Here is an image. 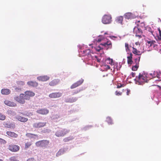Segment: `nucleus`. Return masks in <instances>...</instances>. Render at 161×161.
<instances>
[{
	"mask_svg": "<svg viewBox=\"0 0 161 161\" xmlns=\"http://www.w3.org/2000/svg\"><path fill=\"white\" fill-rule=\"evenodd\" d=\"M32 143L31 142H29L25 143V148L27 149L29 148L32 145Z\"/></svg>",
	"mask_w": 161,
	"mask_h": 161,
	"instance_id": "2f4dec72",
	"label": "nucleus"
},
{
	"mask_svg": "<svg viewBox=\"0 0 161 161\" xmlns=\"http://www.w3.org/2000/svg\"><path fill=\"white\" fill-rule=\"evenodd\" d=\"M9 161H19L17 160L15 157H13L10 158Z\"/></svg>",
	"mask_w": 161,
	"mask_h": 161,
	"instance_id": "c03bdc74",
	"label": "nucleus"
},
{
	"mask_svg": "<svg viewBox=\"0 0 161 161\" xmlns=\"http://www.w3.org/2000/svg\"><path fill=\"white\" fill-rule=\"evenodd\" d=\"M105 61H106V63L107 64H111V65H112V64H113V59L110 58H108Z\"/></svg>",
	"mask_w": 161,
	"mask_h": 161,
	"instance_id": "c756f323",
	"label": "nucleus"
},
{
	"mask_svg": "<svg viewBox=\"0 0 161 161\" xmlns=\"http://www.w3.org/2000/svg\"><path fill=\"white\" fill-rule=\"evenodd\" d=\"M6 118V116L1 113H0V120H4Z\"/></svg>",
	"mask_w": 161,
	"mask_h": 161,
	"instance_id": "4c0bfd02",
	"label": "nucleus"
},
{
	"mask_svg": "<svg viewBox=\"0 0 161 161\" xmlns=\"http://www.w3.org/2000/svg\"><path fill=\"white\" fill-rule=\"evenodd\" d=\"M73 139L74 137L73 136H70L64 138L63 141L64 142H67L72 140Z\"/></svg>",
	"mask_w": 161,
	"mask_h": 161,
	"instance_id": "7c9ffc66",
	"label": "nucleus"
},
{
	"mask_svg": "<svg viewBox=\"0 0 161 161\" xmlns=\"http://www.w3.org/2000/svg\"><path fill=\"white\" fill-rule=\"evenodd\" d=\"M140 20H136V23L137 24H140L139 23L140 22Z\"/></svg>",
	"mask_w": 161,
	"mask_h": 161,
	"instance_id": "4d7b16f0",
	"label": "nucleus"
},
{
	"mask_svg": "<svg viewBox=\"0 0 161 161\" xmlns=\"http://www.w3.org/2000/svg\"><path fill=\"white\" fill-rule=\"evenodd\" d=\"M122 93L121 92H120L118 91H116L115 92V94L117 96L121 95H122Z\"/></svg>",
	"mask_w": 161,
	"mask_h": 161,
	"instance_id": "49530a36",
	"label": "nucleus"
},
{
	"mask_svg": "<svg viewBox=\"0 0 161 161\" xmlns=\"http://www.w3.org/2000/svg\"><path fill=\"white\" fill-rule=\"evenodd\" d=\"M135 44L136 45H140V44L138 42H136Z\"/></svg>",
	"mask_w": 161,
	"mask_h": 161,
	"instance_id": "13d9d810",
	"label": "nucleus"
},
{
	"mask_svg": "<svg viewBox=\"0 0 161 161\" xmlns=\"http://www.w3.org/2000/svg\"><path fill=\"white\" fill-rule=\"evenodd\" d=\"M140 58V56H138L137 58H136L135 59V63L136 64L139 65V62Z\"/></svg>",
	"mask_w": 161,
	"mask_h": 161,
	"instance_id": "c9c22d12",
	"label": "nucleus"
},
{
	"mask_svg": "<svg viewBox=\"0 0 161 161\" xmlns=\"http://www.w3.org/2000/svg\"><path fill=\"white\" fill-rule=\"evenodd\" d=\"M125 50L127 52H130V47L129 46V45L127 43H125Z\"/></svg>",
	"mask_w": 161,
	"mask_h": 161,
	"instance_id": "473e14b6",
	"label": "nucleus"
},
{
	"mask_svg": "<svg viewBox=\"0 0 161 161\" xmlns=\"http://www.w3.org/2000/svg\"><path fill=\"white\" fill-rule=\"evenodd\" d=\"M25 96L29 98V100L30 99V97H33L35 94L34 92L30 91H26L25 92Z\"/></svg>",
	"mask_w": 161,
	"mask_h": 161,
	"instance_id": "2eb2a0df",
	"label": "nucleus"
},
{
	"mask_svg": "<svg viewBox=\"0 0 161 161\" xmlns=\"http://www.w3.org/2000/svg\"><path fill=\"white\" fill-rule=\"evenodd\" d=\"M127 63L128 64H131L133 63L132 60V54L130 53V56L127 57Z\"/></svg>",
	"mask_w": 161,
	"mask_h": 161,
	"instance_id": "393cba45",
	"label": "nucleus"
},
{
	"mask_svg": "<svg viewBox=\"0 0 161 161\" xmlns=\"http://www.w3.org/2000/svg\"><path fill=\"white\" fill-rule=\"evenodd\" d=\"M101 45L104 46L106 48V50L111 49L112 47L111 42L110 41H108L106 42L103 43H101Z\"/></svg>",
	"mask_w": 161,
	"mask_h": 161,
	"instance_id": "f8f14e48",
	"label": "nucleus"
},
{
	"mask_svg": "<svg viewBox=\"0 0 161 161\" xmlns=\"http://www.w3.org/2000/svg\"><path fill=\"white\" fill-rule=\"evenodd\" d=\"M11 91L8 89H3L1 90V93L3 95H8L10 93Z\"/></svg>",
	"mask_w": 161,
	"mask_h": 161,
	"instance_id": "5701e85b",
	"label": "nucleus"
},
{
	"mask_svg": "<svg viewBox=\"0 0 161 161\" xmlns=\"http://www.w3.org/2000/svg\"><path fill=\"white\" fill-rule=\"evenodd\" d=\"M156 42L154 40H150L146 41V45L149 47H151L154 45Z\"/></svg>",
	"mask_w": 161,
	"mask_h": 161,
	"instance_id": "b1692460",
	"label": "nucleus"
},
{
	"mask_svg": "<svg viewBox=\"0 0 161 161\" xmlns=\"http://www.w3.org/2000/svg\"><path fill=\"white\" fill-rule=\"evenodd\" d=\"M131 75L132 77H134L135 76V73L133 72H132L131 73Z\"/></svg>",
	"mask_w": 161,
	"mask_h": 161,
	"instance_id": "603ef678",
	"label": "nucleus"
},
{
	"mask_svg": "<svg viewBox=\"0 0 161 161\" xmlns=\"http://www.w3.org/2000/svg\"><path fill=\"white\" fill-rule=\"evenodd\" d=\"M49 141L47 140H42L38 141L36 143V145L37 147L45 148L48 144Z\"/></svg>",
	"mask_w": 161,
	"mask_h": 161,
	"instance_id": "20e7f679",
	"label": "nucleus"
},
{
	"mask_svg": "<svg viewBox=\"0 0 161 161\" xmlns=\"http://www.w3.org/2000/svg\"><path fill=\"white\" fill-rule=\"evenodd\" d=\"M59 80L58 79H54L49 83V85L51 86H54L57 85L59 82Z\"/></svg>",
	"mask_w": 161,
	"mask_h": 161,
	"instance_id": "412c9836",
	"label": "nucleus"
},
{
	"mask_svg": "<svg viewBox=\"0 0 161 161\" xmlns=\"http://www.w3.org/2000/svg\"><path fill=\"white\" fill-rule=\"evenodd\" d=\"M137 25L142 28L143 29H145V24L144 22H142L140 24H137Z\"/></svg>",
	"mask_w": 161,
	"mask_h": 161,
	"instance_id": "72a5a7b5",
	"label": "nucleus"
},
{
	"mask_svg": "<svg viewBox=\"0 0 161 161\" xmlns=\"http://www.w3.org/2000/svg\"><path fill=\"white\" fill-rule=\"evenodd\" d=\"M157 86L160 89H161V87H160V86H158V85H157Z\"/></svg>",
	"mask_w": 161,
	"mask_h": 161,
	"instance_id": "bf43d9fd",
	"label": "nucleus"
},
{
	"mask_svg": "<svg viewBox=\"0 0 161 161\" xmlns=\"http://www.w3.org/2000/svg\"><path fill=\"white\" fill-rule=\"evenodd\" d=\"M3 125L5 127L8 128L14 129L15 127V125L14 123H8L6 122H4Z\"/></svg>",
	"mask_w": 161,
	"mask_h": 161,
	"instance_id": "4468645a",
	"label": "nucleus"
},
{
	"mask_svg": "<svg viewBox=\"0 0 161 161\" xmlns=\"http://www.w3.org/2000/svg\"><path fill=\"white\" fill-rule=\"evenodd\" d=\"M49 110L46 109H41L38 110L36 111L37 113L42 115H46L49 113Z\"/></svg>",
	"mask_w": 161,
	"mask_h": 161,
	"instance_id": "9b49d317",
	"label": "nucleus"
},
{
	"mask_svg": "<svg viewBox=\"0 0 161 161\" xmlns=\"http://www.w3.org/2000/svg\"><path fill=\"white\" fill-rule=\"evenodd\" d=\"M6 134L9 136L13 138H17L18 136V135L14 132L11 131H7Z\"/></svg>",
	"mask_w": 161,
	"mask_h": 161,
	"instance_id": "f3484780",
	"label": "nucleus"
},
{
	"mask_svg": "<svg viewBox=\"0 0 161 161\" xmlns=\"http://www.w3.org/2000/svg\"><path fill=\"white\" fill-rule=\"evenodd\" d=\"M97 41H98V42H100L101 41V40L98 39V40Z\"/></svg>",
	"mask_w": 161,
	"mask_h": 161,
	"instance_id": "052dcab7",
	"label": "nucleus"
},
{
	"mask_svg": "<svg viewBox=\"0 0 161 161\" xmlns=\"http://www.w3.org/2000/svg\"><path fill=\"white\" fill-rule=\"evenodd\" d=\"M17 83L18 85H24L25 84V83L24 81H18L17 82Z\"/></svg>",
	"mask_w": 161,
	"mask_h": 161,
	"instance_id": "a18cd8bd",
	"label": "nucleus"
},
{
	"mask_svg": "<svg viewBox=\"0 0 161 161\" xmlns=\"http://www.w3.org/2000/svg\"><path fill=\"white\" fill-rule=\"evenodd\" d=\"M132 14L131 13H127L125 14L124 17L125 19H129L132 18Z\"/></svg>",
	"mask_w": 161,
	"mask_h": 161,
	"instance_id": "cd10ccee",
	"label": "nucleus"
},
{
	"mask_svg": "<svg viewBox=\"0 0 161 161\" xmlns=\"http://www.w3.org/2000/svg\"><path fill=\"white\" fill-rule=\"evenodd\" d=\"M0 161H3L2 159H0Z\"/></svg>",
	"mask_w": 161,
	"mask_h": 161,
	"instance_id": "680f3d73",
	"label": "nucleus"
},
{
	"mask_svg": "<svg viewBox=\"0 0 161 161\" xmlns=\"http://www.w3.org/2000/svg\"><path fill=\"white\" fill-rule=\"evenodd\" d=\"M158 30L159 31V36H158V39L159 40H161V31L160 28H158Z\"/></svg>",
	"mask_w": 161,
	"mask_h": 161,
	"instance_id": "a19ab883",
	"label": "nucleus"
},
{
	"mask_svg": "<svg viewBox=\"0 0 161 161\" xmlns=\"http://www.w3.org/2000/svg\"><path fill=\"white\" fill-rule=\"evenodd\" d=\"M84 56H87L89 58H91L92 55L91 54V51L90 49H86L83 51Z\"/></svg>",
	"mask_w": 161,
	"mask_h": 161,
	"instance_id": "6ab92c4d",
	"label": "nucleus"
},
{
	"mask_svg": "<svg viewBox=\"0 0 161 161\" xmlns=\"http://www.w3.org/2000/svg\"><path fill=\"white\" fill-rule=\"evenodd\" d=\"M14 99L17 102L21 104H24L25 103V100H29V98L26 96H25L23 94H21L19 96L15 97Z\"/></svg>",
	"mask_w": 161,
	"mask_h": 161,
	"instance_id": "f03ea898",
	"label": "nucleus"
},
{
	"mask_svg": "<svg viewBox=\"0 0 161 161\" xmlns=\"http://www.w3.org/2000/svg\"><path fill=\"white\" fill-rule=\"evenodd\" d=\"M34 135L35 136H37V135Z\"/></svg>",
	"mask_w": 161,
	"mask_h": 161,
	"instance_id": "e2e57ef3",
	"label": "nucleus"
},
{
	"mask_svg": "<svg viewBox=\"0 0 161 161\" xmlns=\"http://www.w3.org/2000/svg\"><path fill=\"white\" fill-rule=\"evenodd\" d=\"M139 65L138 64H136L135 65L133 66L132 68V70L133 71H136L137 70L138 68Z\"/></svg>",
	"mask_w": 161,
	"mask_h": 161,
	"instance_id": "e433bc0d",
	"label": "nucleus"
},
{
	"mask_svg": "<svg viewBox=\"0 0 161 161\" xmlns=\"http://www.w3.org/2000/svg\"><path fill=\"white\" fill-rule=\"evenodd\" d=\"M79 92H80V90H77L76 91H75V92L73 93V94H77Z\"/></svg>",
	"mask_w": 161,
	"mask_h": 161,
	"instance_id": "5fc2aeb1",
	"label": "nucleus"
},
{
	"mask_svg": "<svg viewBox=\"0 0 161 161\" xmlns=\"http://www.w3.org/2000/svg\"><path fill=\"white\" fill-rule=\"evenodd\" d=\"M123 17L122 16H119L117 17L115 21L118 24L121 25L123 24Z\"/></svg>",
	"mask_w": 161,
	"mask_h": 161,
	"instance_id": "a211bd4d",
	"label": "nucleus"
},
{
	"mask_svg": "<svg viewBox=\"0 0 161 161\" xmlns=\"http://www.w3.org/2000/svg\"><path fill=\"white\" fill-rule=\"evenodd\" d=\"M95 49L97 51L99 52L102 49V48L99 46H96L94 47Z\"/></svg>",
	"mask_w": 161,
	"mask_h": 161,
	"instance_id": "79ce46f5",
	"label": "nucleus"
},
{
	"mask_svg": "<svg viewBox=\"0 0 161 161\" xmlns=\"http://www.w3.org/2000/svg\"><path fill=\"white\" fill-rule=\"evenodd\" d=\"M84 80L81 79L76 82L74 83L70 86L71 89L75 88L81 85L83 82Z\"/></svg>",
	"mask_w": 161,
	"mask_h": 161,
	"instance_id": "9d476101",
	"label": "nucleus"
},
{
	"mask_svg": "<svg viewBox=\"0 0 161 161\" xmlns=\"http://www.w3.org/2000/svg\"><path fill=\"white\" fill-rule=\"evenodd\" d=\"M77 100V98H69L66 99L65 102L66 103H73L75 102Z\"/></svg>",
	"mask_w": 161,
	"mask_h": 161,
	"instance_id": "a878e982",
	"label": "nucleus"
},
{
	"mask_svg": "<svg viewBox=\"0 0 161 161\" xmlns=\"http://www.w3.org/2000/svg\"><path fill=\"white\" fill-rule=\"evenodd\" d=\"M62 93L60 92H53L49 95V97L51 98H56L61 97Z\"/></svg>",
	"mask_w": 161,
	"mask_h": 161,
	"instance_id": "6e6552de",
	"label": "nucleus"
},
{
	"mask_svg": "<svg viewBox=\"0 0 161 161\" xmlns=\"http://www.w3.org/2000/svg\"><path fill=\"white\" fill-rule=\"evenodd\" d=\"M106 121L109 124H113V122L111 118L110 117H108L106 119Z\"/></svg>",
	"mask_w": 161,
	"mask_h": 161,
	"instance_id": "f704fd0d",
	"label": "nucleus"
},
{
	"mask_svg": "<svg viewBox=\"0 0 161 161\" xmlns=\"http://www.w3.org/2000/svg\"><path fill=\"white\" fill-rule=\"evenodd\" d=\"M105 66H106V68H107V69H110L109 66L108 65H105Z\"/></svg>",
	"mask_w": 161,
	"mask_h": 161,
	"instance_id": "6e6d98bb",
	"label": "nucleus"
},
{
	"mask_svg": "<svg viewBox=\"0 0 161 161\" xmlns=\"http://www.w3.org/2000/svg\"><path fill=\"white\" fill-rule=\"evenodd\" d=\"M4 103L6 105L9 106L15 107L16 106V103L8 100H5L4 101Z\"/></svg>",
	"mask_w": 161,
	"mask_h": 161,
	"instance_id": "aec40b11",
	"label": "nucleus"
},
{
	"mask_svg": "<svg viewBox=\"0 0 161 161\" xmlns=\"http://www.w3.org/2000/svg\"><path fill=\"white\" fill-rule=\"evenodd\" d=\"M6 141L1 138H0V143L1 144H5L6 143Z\"/></svg>",
	"mask_w": 161,
	"mask_h": 161,
	"instance_id": "ea45409f",
	"label": "nucleus"
},
{
	"mask_svg": "<svg viewBox=\"0 0 161 161\" xmlns=\"http://www.w3.org/2000/svg\"><path fill=\"white\" fill-rule=\"evenodd\" d=\"M26 161H35L34 158H31L28 159Z\"/></svg>",
	"mask_w": 161,
	"mask_h": 161,
	"instance_id": "09e8293b",
	"label": "nucleus"
},
{
	"mask_svg": "<svg viewBox=\"0 0 161 161\" xmlns=\"http://www.w3.org/2000/svg\"><path fill=\"white\" fill-rule=\"evenodd\" d=\"M158 74L157 72L154 71L153 73H150V75L152 76L153 78H155L157 77V75Z\"/></svg>",
	"mask_w": 161,
	"mask_h": 161,
	"instance_id": "58836bf2",
	"label": "nucleus"
},
{
	"mask_svg": "<svg viewBox=\"0 0 161 161\" xmlns=\"http://www.w3.org/2000/svg\"><path fill=\"white\" fill-rule=\"evenodd\" d=\"M50 78L47 75L41 76L37 77V79L40 81H45L49 80Z\"/></svg>",
	"mask_w": 161,
	"mask_h": 161,
	"instance_id": "ddd939ff",
	"label": "nucleus"
},
{
	"mask_svg": "<svg viewBox=\"0 0 161 161\" xmlns=\"http://www.w3.org/2000/svg\"><path fill=\"white\" fill-rule=\"evenodd\" d=\"M64 149H60L57 153L56 154L57 157H58L64 153Z\"/></svg>",
	"mask_w": 161,
	"mask_h": 161,
	"instance_id": "c85d7f7f",
	"label": "nucleus"
},
{
	"mask_svg": "<svg viewBox=\"0 0 161 161\" xmlns=\"http://www.w3.org/2000/svg\"><path fill=\"white\" fill-rule=\"evenodd\" d=\"M8 149L12 152H16L19 151V147L17 145H11L9 146Z\"/></svg>",
	"mask_w": 161,
	"mask_h": 161,
	"instance_id": "1a4fd4ad",
	"label": "nucleus"
},
{
	"mask_svg": "<svg viewBox=\"0 0 161 161\" xmlns=\"http://www.w3.org/2000/svg\"><path fill=\"white\" fill-rule=\"evenodd\" d=\"M148 80L146 75L142 73H140L135 79L136 83L137 85H142L145 82H147Z\"/></svg>",
	"mask_w": 161,
	"mask_h": 161,
	"instance_id": "f257e3e1",
	"label": "nucleus"
},
{
	"mask_svg": "<svg viewBox=\"0 0 161 161\" xmlns=\"http://www.w3.org/2000/svg\"><path fill=\"white\" fill-rule=\"evenodd\" d=\"M21 90V89L20 88H18L17 87H16L15 88V90L18 92L20 91Z\"/></svg>",
	"mask_w": 161,
	"mask_h": 161,
	"instance_id": "8fccbe9b",
	"label": "nucleus"
},
{
	"mask_svg": "<svg viewBox=\"0 0 161 161\" xmlns=\"http://www.w3.org/2000/svg\"><path fill=\"white\" fill-rule=\"evenodd\" d=\"M130 90H127V92H126V94L127 95H129V94L130 93Z\"/></svg>",
	"mask_w": 161,
	"mask_h": 161,
	"instance_id": "864d4df0",
	"label": "nucleus"
},
{
	"mask_svg": "<svg viewBox=\"0 0 161 161\" xmlns=\"http://www.w3.org/2000/svg\"><path fill=\"white\" fill-rule=\"evenodd\" d=\"M111 15L105 14L103 16L102 21L104 24H109L111 22Z\"/></svg>",
	"mask_w": 161,
	"mask_h": 161,
	"instance_id": "39448f33",
	"label": "nucleus"
},
{
	"mask_svg": "<svg viewBox=\"0 0 161 161\" xmlns=\"http://www.w3.org/2000/svg\"><path fill=\"white\" fill-rule=\"evenodd\" d=\"M134 33L136 34V36H138L139 38L141 37V35L142 33V30L137 27H135L133 30Z\"/></svg>",
	"mask_w": 161,
	"mask_h": 161,
	"instance_id": "0eeeda50",
	"label": "nucleus"
},
{
	"mask_svg": "<svg viewBox=\"0 0 161 161\" xmlns=\"http://www.w3.org/2000/svg\"><path fill=\"white\" fill-rule=\"evenodd\" d=\"M27 85L31 86L33 87H37L38 86V83L36 81H30L27 83Z\"/></svg>",
	"mask_w": 161,
	"mask_h": 161,
	"instance_id": "4be33fe9",
	"label": "nucleus"
},
{
	"mask_svg": "<svg viewBox=\"0 0 161 161\" xmlns=\"http://www.w3.org/2000/svg\"><path fill=\"white\" fill-rule=\"evenodd\" d=\"M16 118L19 121L24 123H25L27 122L28 120V118L22 117L19 115H18L16 117Z\"/></svg>",
	"mask_w": 161,
	"mask_h": 161,
	"instance_id": "dca6fc26",
	"label": "nucleus"
},
{
	"mask_svg": "<svg viewBox=\"0 0 161 161\" xmlns=\"http://www.w3.org/2000/svg\"><path fill=\"white\" fill-rule=\"evenodd\" d=\"M123 85H122V84H120V85H118L117 86V88H120L122 87H123Z\"/></svg>",
	"mask_w": 161,
	"mask_h": 161,
	"instance_id": "3c124183",
	"label": "nucleus"
},
{
	"mask_svg": "<svg viewBox=\"0 0 161 161\" xmlns=\"http://www.w3.org/2000/svg\"><path fill=\"white\" fill-rule=\"evenodd\" d=\"M69 130L66 129L60 128L55 133V135L58 137L63 136L68 133Z\"/></svg>",
	"mask_w": 161,
	"mask_h": 161,
	"instance_id": "7ed1b4c3",
	"label": "nucleus"
},
{
	"mask_svg": "<svg viewBox=\"0 0 161 161\" xmlns=\"http://www.w3.org/2000/svg\"><path fill=\"white\" fill-rule=\"evenodd\" d=\"M133 50L132 52L134 54L136 55H140L141 54V53L139 51L137 50L136 49L134 48V47H132Z\"/></svg>",
	"mask_w": 161,
	"mask_h": 161,
	"instance_id": "bb28decb",
	"label": "nucleus"
},
{
	"mask_svg": "<svg viewBox=\"0 0 161 161\" xmlns=\"http://www.w3.org/2000/svg\"><path fill=\"white\" fill-rule=\"evenodd\" d=\"M46 124L47 122H39L33 124V126L35 128H40L46 126Z\"/></svg>",
	"mask_w": 161,
	"mask_h": 161,
	"instance_id": "423d86ee",
	"label": "nucleus"
},
{
	"mask_svg": "<svg viewBox=\"0 0 161 161\" xmlns=\"http://www.w3.org/2000/svg\"><path fill=\"white\" fill-rule=\"evenodd\" d=\"M94 57L97 62L99 63L100 62L101 60V59L99 58L97 56H95Z\"/></svg>",
	"mask_w": 161,
	"mask_h": 161,
	"instance_id": "de8ad7c7",
	"label": "nucleus"
},
{
	"mask_svg": "<svg viewBox=\"0 0 161 161\" xmlns=\"http://www.w3.org/2000/svg\"><path fill=\"white\" fill-rule=\"evenodd\" d=\"M157 77L158 78L159 80L161 81V73H158Z\"/></svg>",
	"mask_w": 161,
	"mask_h": 161,
	"instance_id": "37998d69",
	"label": "nucleus"
}]
</instances>
